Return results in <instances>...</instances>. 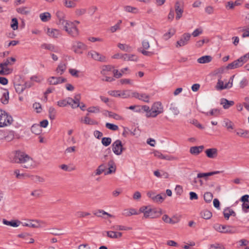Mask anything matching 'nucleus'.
<instances>
[{
	"label": "nucleus",
	"instance_id": "obj_10",
	"mask_svg": "<svg viewBox=\"0 0 249 249\" xmlns=\"http://www.w3.org/2000/svg\"><path fill=\"white\" fill-rule=\"evenodd\" d=\"M13 63L10 61L9 59H6V60L3 61L2 63H0V75H6L12 72V70L8 68H4V66H7L8 65H12Z\"/></svg>",
	"mask_w": 249,
	"mask_h": 249
},
{
	"label": "nucleus",
	"instance_id": "obj_39",
	"mask_svg": "<svg viewBox=\"0 0 249 249\" xmlns=\"http://www.w3.org/2000/svg\"><path fill=\"white\" fill-rule=\"evenodd\" d=\"M89 115V113H88L87 114V115L85 117L84 120L81 119V121L83 122L84 124H87L93 125V124H97V123L96 122H95L94 120L91 119L90 118H89L88 117Z\"/></svg>",
	"mask_w": 249,
	"mask_h": 249
},
{
	"label": "nucleus",
	"instance_id": "obj_64",
	"mask_svg": "<svg viewBox=\"0 0 249 249\" xmlns=\"http://www.w3.org/2000/svg\"><path fill=\"white\" fill-rule=\"evenodd\" d=\"M75 14L77 16H81L84 15L86 12V9L85 8L77 9L75 10Z\"/></svg>",
	"mask_w": 249,
	"mask_h": 249
},
{
	"label": "nucleus",
	"instance_id": "obj_53",
	"mask_svg": "<svg viewBox=\"0 0 249 249\" xmlns=\"http://www.w3.org/2000/svg\"><path fill=\"white\" fill-rule=\"evenodd\" d=\"M111 139L109 137H104L102 140V143L105 146H107L110 144Z\"/></svg>",
	"mask_w": 249,
	"mask_h": 249
},
{
	"label": "nucleus",
	"instance_id": "obj_14",
	"mask_svg": "<svg viewBox=\"0 0 249 249\" xmlns=\"http://www.w3.org/2000/svg\"><path fill=\"white\" fill-rule=\"evenodd\" d=\"M9 92L7 89H0V101L3 104H7L9 102Z\"/></svg>",
	"mask_w": 249,
	"mask_h": 249
},
{
	"label": "nucleus",
	"instance_id": "obj_61",
	"mask_svg": "<svg viewBox=\"0 0 249 249\" xmlns=\"http://www.w3.org/2000/svg\"><path fill=\"white\" fill-rule=\"evenodd\" d=\"M69 71L70 73L72 76L75 77H79V71L74 69H70L69 70Z\"/></svg>",
	"mask_w": 249,
	"mask_h": 249
},
{
	"label": "nucleus",
	"instance_id": "obj_30",
	"mask_svg": "<svg viewBox=\"0 0 249 249\" xmlns=\"http://www.w3.org/2000/svg\"><path fill=\"white\" fill-rule=\"evenodd\" d=\"M117 47L121 50L125 52L129 53L132 51V48L130 46L126 44L118 43L117 44Z\"/></svg>",
	"mask_w": 249,
	"mask_h": 249
},
{
	"label": "nucleus",
	"instance_id": "obj_33",
	"mask_svg": "<svg viewBox=\"0 0 249 249\" xmlns=\"http://www.w3.org/2000/svg\"><path fill=\"white\" fill-rule=\"evenodd\" d=\"M221 104L223 105L225 109H228L234 105V102L232 101H229L225 98H222L221 100Z\"/></svg>",
	"mask_w": 249,
	"mask_h": 249
},
{
	"label": "nucleus",
	"instance_id": "obj_32",
	"mask_svg": "<svg viewBox=\"0 0 249 249\" xmlns=\"http://www.w3.org/2000/svg\"><path fill=\"white\" fill-rule=\"evenodd\" d=\"M212 57L210 55H204L197 59V62L200 64H205L210 62Z\"/></svg>",
	"mask_w": 249,
	"mask_h": 249
},
{
	"label": "nucleus",
	"instance_id": "obj_63",
	"mask_svg": "<svg viewBox=\"0 0 249 249\" xmlns=\"http://www.w3.org/2000/svg\"><path fill=\"white\" fill-rule=\"evenodd\" d=\"M76 216L79 218L84 217L86 216H88L90 215V213L88 212H84L81 211L77 212L76 214Z\"/></svg>",
	"mask_w": 249,
	"mask_h": 249
},
{
	"label": "nucleus",
	"instance_id": "obj_59",
	"mask_svg": "<svg viewBox=\"0 0 249 249\" xmlns=\"http://www.w3.org/2000/svg\"><path fill=\"white\" fill-rule=\"evenodd\" d=\"M42 194V191L41 190H35L31 193V196L36 197H40Z\"/></svg>",
	"mask_w": 249,
	"mask_h": 249
},
{
	"label": "nucleus",
	"instance_id": "obj_12",
	"mask_svg": "<svg viewBox=\"0 0 249 249\" xmlns=\"http://www.w3.org/2000/svg\"><path fill=\"white\" fill-rule=\"evenodd\" d=\"M72 49L74 53L81 54L83 53V50L86 49V45L82 42L76 41L73 43Z\"/></svg>",
	"mask_w": 249,
	"mask_h": 249
},
{
	"label": "nucleus",
	"instance_id": "obj_56",
	"mask_svg": "<svg viewBox=\"0 0 249 249\" xmlns=\"http://www.w3.org/2000/svg\"><path fill=\"white\" fill-rule=\"evenodd\" d=\"M105 166L103 164L100 165L95 171V175L98 176L101 175L105 170Z\"/></svg>",
	"mask_w": 249,
	"mask_h": 249
},
{
	"label": "nucleus",
	"instance_id": "obj_54",
	"mask_svg": "<svg viewBox=\"0 0 249 249\" xmlns=\"http://www.w3.org/2000/svg\"><path fill=\"white\" fill-rule=\"evenodd\" d=\"M106 127L107 128L113 131L117 130L119 129L118 125L109 123H107L106 124Z\"/></svg>",
	"mask_w": 249,
	"mask_h": 249
},
{
	"label": "nucleus",
	"instance_id": "obj_35",
	"mask_svg": "<svg viewBox=\"0 0 249 249\" xmlns=\"http://www.w3.org/2000/svg\"><path fill=\"white\" fill-rule=\"evenodd\" d=\"M80 100V94H77L74 96V98L72 99L71 107L75 108L79 106V103Z\"/></svg>",
	"mask_w": 249,
	"mask_h": 249
},
{
	"label": "nucleus",
	"instance_id": "obj_48",
	"mask_svg": "<svg viewBox=\"0 0 249 249\" xmlns=\"http://www.w3.org/2000/svg\"><path fill=\"white\" fill-rule=\"evenodd\" d=\"M106 112L107 113L108 116L110 118H112L116 120H121L122 119V117L116 113L109 111H107Z\"/></svg>",
	"mask_w": 249,
	"mask_h": 249
},
{
	"label": "nucleus",
	"instance_id": "obj_44",
	"mask_svg": "<svg viewBox=\"0 0 249 249\" xmlns=\"http://www.w3.org/2000/svg\"><path fill=\"white\" fill-rule=\"evenodd\" d=\"M39 17L42 21L46 22L51 18V14L48 12H46L41 14Z\"/></svg>",
	"mask_w": 249,
	"mask_h": 249
},
{
	"label": "nucleus",
	"instance_id": "obj_7",
	"mask_svg": "<svg viewBox=\"0 0 249 249\" xmlns=\"http://www.w3.org/2000/svg\"><path fill=\"white\" fill-rule=\"evenodd\" d=\"M70 36L75 37L79 35V30L74 22L70 21L66 27L64 29Z\"/></svg>",
	"mask_w": 249,
	"mask_h": 249
},
{
	"label": "nucleus",
	"instance_id": "obj_19",
	"mask_svg": "<svg viewBox=\"0 0 249 249\" xmlns=\"http://www.w3.org/2000/svg\"><path fill=\"white\" fill-rule=\"evenodd\" d=\"M47 34L51 37L57 38L60 35V32L57 29L48 28Z\"/></svg>",
	"mask_w": 249,
	"mask_h": 249
},
{
	"label": "nucleus",
	"instance_id": "obj_9",
	"mask_svg": "<svg viewBox=\"0 0 249 249\" xmlns=\"http://www.w3.org/2000/svg\"><path fill=\"white\" fill-rule=\"evenodd\" d=\"M112 148L113 153L117 155H121L125 150L123 146L122 142L120 140H117L112 144Z\"/></svg>",
	"mask_w": 249,
	"mask_h": 249
},
{
	"label": "nucleus",
	"instance_id": "obj_22",
	"mask_svg": "<svg viewBox=\"0 0 249 249\" xmlns=\"http://www.w3.org/2000/svg\"><path fill=\"white\" fill-rule=\"evenodd\" d=\"M31 87L30 84L25 83L24 84H16L15 85V89L16 92L18 93H22L24 90L27 88Z\"/></svg>",
	"mask_w": 249,
	"mask_h": 249
},
{
	"label": "nucleus",
	"instance_id": "obj_34",
	"mask_svg": "<svg viewBox=\"0 0 249 249\" xmlns=\"http://www.w3.org/2000/svg\"><path fill=\"white\" fill-rule=\"evenodd\" d=\"M124 60L137 62L138 60V57L135 54L125 53Z\"/></svg>",
	"mask_w": 249,
	"mask_h": 249
},
{
	"label": "nucleus",
	"instance_id": "obj_38",
	"mask_svg": "<svg viewBox=\"0 0 249 249\" xmlns=\"http://www.w3.org/2000/svg\"><path fill=\"white\" fill-rule=\"evenodd\" d=\"M223 214L224 217L228 219L231 215L235 216L236 214L235 212L230 208L225 209L224 210Z\"/></svg>",
	"mask_w": 249,
	"mask_h": 249
},
{
	"label": "nucleus",
	"instance_id": "obj_28",
	"mask_svg": "<svg viewBox=\"0 0 249 249\" xmlns=\"http://www.w3.org/2000/svg\"><path fill=\"white\" fill-rule=\"evenodd\" d=\"M16 11L19 14L27 15L30 13V9L28 7L22 6L17 8Z\"/></svg>",
	"mask_w": 249,
	"mask_h": 249
},
{
	"label": "nucleus",
	"instance_id": "obj_37",
	"mask_svg": "<svg viewBox=\"0 0 249 249\" xmlns=\"http://www.w3.org/2000/svg\"><path fill=\"white\" fill-rule=\"evenodd\" d=\"M111 229L114 231H128L132 229L130 227H125L122 225H113L111 227Z\"/></svg>",
	"mask_w": 249,
	"mask_h": 249
},
{
	"label": "nucleus",
	"instance_id": "obj_20",
	"mask_svg": "<svg viewBox=\"0 0 249 249\" xmlns=\"http://www.w3.org/2000/svg\"><path fill=\"white\" fill-rule=\"evenodd\" d=\"M204 147L203 145H200V146H192L190 147V152L191 154L194 155H198L199 153H200L203 149H204Z\"/></svg>",
	"mask_w": 249,
	"mask_h": 249
},
{
	"label": "nucleus",
	"instance_id": "obj_49",
	"mask_svg": "<svg viewBox=\"0 0 249 249\" xmlns=\"http://www.w3.org/2000/svg\"><path fill=\"white\" fill-rule=\"evenodd\" d=\"M49 117L51 120H54L55 117L56 111L53 107H50L49 109Z\"/></svg>",
	"mask_w": 249,
	"mask_h": 249
},
{
	"label": "nucleus",
	"instance_id": "obj_51",
	"mask_svg": "<svg viewBox=\"0 0 249 249\" xmlns=\"http://www.w3.org/2000/svg\"><path fill=\"white\" fill-rule=\"evenodd\" d=\"M124 10L126 12L132 13H138V9L134 7H132L130 6H125L124 7Z\"/></svg>",
	"mask_w": 249,
	"mask_h": 249
},
{
	"label": "nucleus",
	"instance_id": "obj_31",
	"mask_svg": "<svg viewBox=\"0 0 249 249\" xmlns=\"http://www.w3.org/2000/svg\"><path fill=\"white\" fill-rule=\"evenodd\" d=\"M108 165L109 166L108 171L105 173V175L112 174L116 171V165L113 160L108 161Z\"/></svg>",
	"mask_w": 249,
	"mask_h": 249
},
{
	"label": "nucleus",
	"instance_id": "obj_21",
	"mask_svg": "<svg viewBox=\"0 0 249 249\" xmlns=\"http://www.w3.org/2000/svg\"><path fill=\"white\" fill-rule=\"evenodd\" d=\"M72 99L68 97L65 99L60 100L57 102V105L60 107H64L67 106L68 105H70L71 107Z\"/></svg>",
	"mask_w": 249,
	"mask_h": 249
},
{
	"label": "nucleus",
	"instance_id": "obj_41",
	"mask_svg": "<svg viewBox=\"0 0 249 249\" xmlns=\"http://www.w3.org/2000/svg\"><path fill=\"white\" fill-rule=\"evenodd\" d=\"M28 178H30L31 179L34 181L35 182L37 183V182H44L45 181V179L39 176H33L31 175Z\"/></svg>",
	"mask_w": 249,
	"mask_h": 249
},
{
	"label": "nucleus",
	"instance_id": "obj_57",
	"mask_svg": "<svg viewBox=\"0 0 249 249\" xmlns=\"http://www.w3.org/2000/svg\"><path fill=\"white\" fill-rule=\"evenodd\" d=\"M11 28L14 30H17L18 28V21L16 18L12 19V24H11Z\"/></svg>",
	"mask_w": 249,
	"mask_h": 249
},
{
	"label": "nucleus",
	"instance_id": "obj_47",
	"mask_svg": "<svg viewBox=\"0 0 249 249\" xmlns=\"http://www.w3.org/2000/svg\"><path fill=\"white\" fill-rule=\"evenodd\" d=\"M31 130L32 133L36 135H39L41 132L40 126L38 124H34L32 126Z\"/></svg>",
	"mask_w": 249,
	"mask_h": 249
},
{
	"label": "nucleus",
	"instance_id": "obj_2",
	"mask_svg": "<svg viewBox=\"0 0 249 249\" xmlns=\"http://www.w3.org/2000/svg\"><path fill=\"white\" fill-rule=\"evenodd\" d=\"M139 211L143 213V218H156L162 214L161 209H151L149 206H142L140 208Z\"/></svg>",
	"mask_w": 249,
	"mask_h": 249
},
{
	"label": "nucleus",
	"instance_id": "obj_60",
	"mask_svg": "<svg viewBox=\"0 0 249 249\" xmlns=\"http://www.w3.org/2000/svg\"><path fill=\"white\" fill-rule=\"evenodd\" d=\"M23 226L29 227L34 228H37L38 225H36V221H32L28 223H24L23 224Z\"/></svg>",
	"mask_w": 249,
	"mask_h": 249
},
{
	"label": "nucleus",
	"instance_id": "obj_13",
	"mask_svg": "<svg viewBox=\"0 0 249 249\" xmlns=\"http://www.w3.org/2000/svg\"><path fill=\"white\" fill-rule=\"evenodd\" d=\"M162 220L166 223L175 224L178 223L180 221V217L174 215L170 218L167 214H164L162 217Z\"/></svg>",
	"mask_w": 249,
	"mask_h": 249
},
{
	"label": "nucleus",
	"instance_id": "obj_45",
	"mask_svg": "<svg viewBox=\"0 0 249 249\" xmlns=\"http://www.w3.org/2000/svg\"><path fill=\"white\" fill-rule=\"evenodd\" d=\"M176 32V30L174 29H170L169 30L167 33H165L163 35V37L165 40H168L171 36H172Z\"/></svg>",
	"mask_w": 249,
	"mask_h": 249
},
{
	"label": "nucleus",
	"instance_id": "obj_1",
	"mask_svg": "<svg viewBox=\"0 0 249 249\" xmlns=\"http://www.w3.org/2000/svg\"><path fill=\"white\" fill-rule=\"evenodd\" d=\"M14 154V162L23 164L22 166L25 168L31 169L34 167V161L27 154L20 151H16Z\"/></svg>",
	"mask_w": 249,
	"mask_h": 249
},
{
	"label": "nucleus",
	"instance_id": "obj_50",
	"mask_svg": "<svg viewBox=\"0 0 249 249\" xmlns=\"http://www.w3.org/2000/svg\"><path fill=\"white\" fill-rule=\"evenodd\" d=\"M213 198V194L210 192H206L204 195V200L207 202H210Z\"/></svg>",
	"mask_w": 249,
	"mask_h": 249
},
{
	"label": "nucleus",
	"instance_id": "obj_24",
	"mask_svg": "<svg viewBox=\"0 0 249 249\" xmlns=\"http://www.w3.org/2000/svg\"><path fill=\"white\" fill-rule=\"evenodd\" d=\"M2 223L6 225L10 226L13 227H18L21 223V222L19 220H12V221H7L5 219H3Z\"/></svg>",
	"mask_w": 249,
	"mask_h": 249
},
{
	"label": "nucleus",
	"instance_id": "obj_58",
	"mask_svg": "<svg viewBox=\"0 0 249 249\" xmlns=\"http://www.w3.org/2000/svg\"><path fill=\"white\" fill-rule=\"evenodd\" d=\"M89 113H98L100 112V108L99 107H91L87 109Z\"/></svg>",
	"mask_w": 249,
	"mask_h": 249
},
{
	"label": "nucleus",
	"instance_id": "obj_4",
	"mask_svg": "<svg viewBox=\"0 0 249 249\" xmlns=\"http://www.w3.org/2000/svg\"><path fill=\"white\" fill-rule=\"evenodd\" d=\"M150 112L146 114L147 118H155L163 112V107L160 102H158L154 103L151 107Z\"/></svg>",
	"mask_w": 249,
	"mask_h": 249
},
{
	"label": "nucleus",
	"instance_id": "obj_43",
	"mask_svg": "<svg viewBox=\"0 0 249 249\" xmlns=\"http://www.w3.org/2000/svg\"><path fill=\"white\" fill-rule=\"evenodd\" d=\"M166 198V195L163 194L162 195H157L154 196L153 201L157 203H161Z\"/></svg>",
	"mask_w": 249,
	"mask_h": 249
},
{
	"label": "nucleus",
	"instance_id": "obj_29",
	"mask_svg": "<svg viewBox=\"0 0 249 249\" xmlns=\"http://www.w3.org/2000/svg\"><path fill=\"white\" fill-rule=\"evenodd\" d=\"M67 68L66 64L60 63L56 69V72L59 75H62L66 71Z\"/></svg>",
	"mask_w": 249,
	"mask_h": 249
},
{
	"label": "nucleus",
	"instance_id": "obj_16",
	"mask_svg": "<svg viewBox=\"0 0 249 249\" xmlns=\"http://www.w3.org/2000/svg\"><path fill=\"white\" fill-rule=\"evenodd\" d=\"M67 81L66 79L62 77L52 76L48 79L49 84L56 85L64 83Z\"/></svg>",
	"mask_w": 249,
	"mask_h": 249
},
{
	"label": "nucleus",
	"instance_id": "obj_62",
	"mask_svg": "<svg viewBox=\"0 0 249 249\" xmlns=\"http://www.w3.org/2000/svg\"><path fill=\"white\" fill-rule=\"evenodd\" d=\"M138 51L145 56H151L153 54V53L147 51L146 50L142 49V48H139Z\"/></svg>",
	"mask_w": 249,
	"mask_h": 249
},
{
	"label": "nucleus",
	"instance_id": "obj_18",
	"mask_svg": "<svg viewBox=\"0 0 249 249\" xmlns=\"http://www.w3.org/2000/svg\"><path fill=\"white\" fill-rule=\"evenodd\" d=\"M205 152L206 156L210 159H214L218 155L217 149L215 148L207 149L205 150Z\"/></svg>",
	"mask_w": 249,
	"mask_h": 249
},
{
	"label": "nucleus",
	"instance_id": "obj_25",
	"mask_svg": "<svg viewBox=\"0 0 249 249\" xmlns=\"http://www.w3.org/2000/svg\"><path fill=\"white\" fill-rule=\"evenodd\" d=\"M236 135L246 139L249 138V131L242 129H238L236 131Z\"/></svg>",
	"mask_w": 249,
	"mask_h": 249
},
{
	"label": "nucleus",
	"instance_id": "obj_8",
	"mask_svg": "<svg viewBox=\"0 0 249 249\" xmlns=\"http://www.w3.org/2000/svg\"><path fill=\"white\" fill-rule=\"evenodd\" d=\"M213 227L216 231L222 233H234L235 232V228L230 226L215 224Z\"/></svg>",
	"mask_w": 249,
	"mask_h": 249
},
{
	"label": "nucleus",
	"instance_id": "obj_11",
	"mask_svg": "<svg viewBox=\"0 0 249 249\" xmlns=\"http://www.w3.org/2000/svg\"><path fill=\"white\" fill-rule=\"evenodd\" d=\"M191 35L190 33H186L183 34L176 44L177 48H179L187 45L190 39Z\"/></svg>",
	"mask_w": 249,
	"mask_h": 249
},
{
	"label": "nucleus",
	"instance_id": "obj_40",
	"mask_svg": "<svg viewBox=\"0 0 249 249\" xmlns=\"http://www.w3.org/2000/svg\"><path fill=\"white\" fill-rule=\"evenodd\" d=\"M169 110L174 115H178L179 113V110L178 106L175 103H171L170 104Z\"/></svg>",
	"mask_w": 249,
	"mask_h": 249
},
{
	"label": "nucleus",
	"instance_id": "obj_23",
	"mask_svg": "<svg viewBox=\"0 0 249 249\" xmlns=\"http://www.w3.org/2000/svg\"><path fill=\"white\" fill-rule=\"evenodd\" d=\"M133 96L139 99V100H142L143 101L148 103L149 102V96L148 95H146L144 93L140 94L138 92H134L133 93Z\"/></svg>",
	"mask_w": 249,
	"mask_h": 249
},
{
	"label": "nucleus",
	"instance_id": "obj_6",
	"mask_svg": "<svg viewBox=\"0 0 249 249\" xmlns=\"http://www.w3.org/2000/svg\"><path fill=\"white\" fill-rule=\"evenodd\" d=\"M57 17V24L64 30L71 21L66 19V15L63 12L58 11L56 13Z\"/></svg>",
	"mask_w": 249,
	"mask_h": 249
},
{
	"label": "nucleus",
	"instance_id": "obj_3",
	"mask_svg": "<svg viewBox=\"0 0 249 249\" xmlns=\"http://www.w3.org/2000/svg\"><path fill=\"white\" fill-rule=\"evenodd\" d=\"M249 59V53L242 56L238 59L230 63L227 66V69L232 70L239 68L243 65Z\"/></svg>",
	"mask_w": 249,
	"mask_h": 249
},
{
	"label": "nucleus",
	"instance_id": "obj_42",
	"mask_svg": "<svg viewBox=\"0 0 249 249\" xmlns=\"http://www.w3.org/2000/svg\"><path fill=\"white\" fill-rule=\"evenodd\" d=\"M200 214L202 217L205 219H209L212 216V213L207 210L202 211Z\"/></svg>",
	"mask_w": 249,
	"mask_h": 249
},
{
	"label": "nucleus",
	"instance_id": "obj_15",
	"mask_svg": "<svg viewBox=\"0 0 249 249\" xmlns=\"http://www.w3.org/2000/svg\"><path fill=\"white\" fill-rule=\"evenodd\" d=\"M88 56H90L94 60L101 62L106 61V57L99 53L91 51L88 53Z\"/></svg>",
	"mask_w": 249,
	"mask_h": 249
},
{
	"label": "nucleus",
	"instance_id": "obj_27",
	"mask_svg": "<svg viewBox=\"0 0 249 249\" xmlns=\"http://www.w3.org/2000/svg\"><path fill=\"white\" fill-rule=\"evenodd\" d=\"M221 172V171H213V172H208V173H199L197 174V178H204L206 179L207 177H208L209 176H213V175H214L215 174H219Z\"/></svg>",
	"mask_w": 249,
	"mask_h": 249
},
{
	"label": "nucleus",
	"instance_id": "obj_5",
	"mask_svg": "<svg viewBox=\"0 0 249 249\" xmlns=\"http://www.w3.org/2000/svg\"><path fill=\"white\" fill-rule=\"evenodd\" d=\"M13 121V118L10 115L0 109V127L10 125Z\"/></svg>",
	"mask_w": 249,
	"mask_h": 249
},
{
	"label": "nucleus",
	"instance_id": "obj_55",
	"mask_svg": "<svg viewBox=\"0 0 249 249\" xmlns=\"http://www.w3.org/2000/svg\"><path fill=\"white\" fill-rule=\"evenodd\" d=\"M41 47L51 51H53L54 50V47L51 44L44 43L41 45Z\"/></svg>",
	"mask_w": 249,
	"mask_h": 249
},
{
	"label": "nucleus",
	"instance_id": "obj_46",
	"mask_svg": "<svg viewBox=\"0 0 249 249\" xmlns=\"http://www.w3.org/2000/svg\"><path fill=\"white\" fill-rule=\"evenodd\" d=\"M14 174L16 175V178L18 179H24L29 177V175L27 174H20L19 171L18 169L14 171Z\"/></svg>",
	"mask_w": 249,
	"mask_h": 249
},
{
	"label": "nucleus",
	"instance_id": "obj_26",
	"mask_svg": "<svg viewBox=\"0 0 249 249\" xmlns=\"http://www.w3.org/2000/svg\"><path fill=\"white\" fill-rule=\"evenodd\" d=\"M232 82L231 83L229 82L224 85L223 81L218 80L217 84V89H218L222 90L225 89L231 88L232 86Z\"/></svg>",
	"mask_w": 249,
	"mask_h": 249
},
{
	"label": "nucleus",
	"instance_id": "obj_17",
	"mask_svg": "<svg viewBox=\"0 0 249 249\" xmlns=\"http://www.w3.org/2000/svg\"><path fill=\"white\" fill-rule=\"evenodd\" d=\"M175 9L176 13V18L177 20H178L181 18L183 12V8L181 6L179 1H178L176 2Z\"/></svg>",
	"mask_w": 249,
	"mask_h": 249
},
{
	"label": "nucleus",
	"instance_id": "obj_36",
	"mask_svg": "<svg viewBox=\"0 0 249 249\" xmlns=\"http://www.w3.org/2000/svg\"><path fill=\"white\" fill-rule=\"evenodd\" d=\"M138 214V213L137 212L136 210L132 208L129 209H125L123 213V215L125 216H130L132 215H137Z\"/></svg>",
	"mask_w": 249,
	"mask_h": 249
},
{
	"label": "nucleus",
	"instance_id": "obj_52",
	"mask_svg": "<svg viewBox=\"0 0 249 249\" xmlns=\"http://www.w3.org/2000/svg\"><path fill=\"white\" fill-rule=\"evenodd\" d=\"M113 67L110 65L104 66L103 67V69L101 71V73L103 75L107 74V72L111 71Z\"/></svg>",
	"mask_w": 249,
	"mask_h": 249
}]
</instances>
